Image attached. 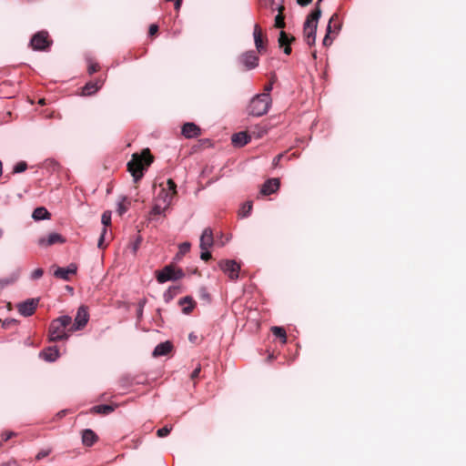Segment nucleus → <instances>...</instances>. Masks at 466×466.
<instances>
[{
	"instance_id": "nucleus-1",
	"label": "nucleus",
	"mask_w": 466,
	"mask_h": 466,
	"mask_svg": "<svg viewBox=\"0 0 466 466\" xmlns=\"http://www.w3.org/2000/svg\"><path fill=\"white\" fill-rule=\"evenodd\" d=\"M176 194L177 185L172 179H168L167 182V187H161L157 197L154 198L150 216H165V212L168 209Z\"/></svg>"
},
{
	"instance_id": "nucleus-2",
	"label": "nucleus",
	"mask_w": 466,
	"mask_h": 466,
	"mask_svg": "<svg viewBox=\"0 0 466 466\" xmlns=\"http://www.w3.org/2000/svg\"><path fill=\"white\" fill-rule=\"evenodd\" d=\"M152 157L149 150L146 149L141 155L133 154L132 159L127 163V169L133 177L134 182H137L144 176V171L151 164Z\"/></svg>"
},
{
	"instance_id": "nucleus-3",
	"label": "nucleus",
	"mask_w": 466,
	"mask_h": 466,
	"mask_svg": "<svg viewBox=\"0 0 466 466\" xmlns=\"http://www.w3.org/2000/svg\"><path fill=\"white\" fill-rule=\"evenodd\" d=\"M322 0H318L314 10L307 16L303 25V34L306 43L309 46H313L316 41V32L319 19L321 15V9L319 3Z\"/></svg>"
},
{
	"instance_id": "nucleus-4",
	"label": "nucleus",
	"mask_w": 466,
	"mask_h": 466,
	"mask_svg": "<svg viewBox=\"0 0 466 466\" xmlns=\"http://www.w3.org/2000/svg\"><path fill=\"white\" fill-rule=\"evenodd\" d=\"M72 322V319L68 315H63L54 319L49 327V340L58 341L66 339L68 335L66 333V327Z\"/></svg>"
},
{
	"instance_id": "nucleus-5",
	"label": "nucleus",
	"mask_w": 466,
	"mask_h": 466,
	"mask_svg": "<svg viewBox=\"0 0 466 466\" xmlns=\"http://www.w3.org/2000/svg\"><path fill=\"white\" fill-rule=\"evenodd\" d=\"M271 106V97L268 93L256 95L248 107V115L261 116L268 113Z\"/></svg>"
},
{
	"instance_id": "nucleus-6",
	"label": "nucleus",
	"mask_w": 466,
	"mask_h": 466,
	"mask_svg": "<svg viewBox=\"0 0 466 466\" xmlns=\"http://www.w3.org/2000/svg\"><path fill=\"white\" fill-rule=\"evenodd\" d=\"M238 62L247 69L252 70L258 66L259 58L254 50L246 51L238 57Z\"/></svg>"
},
{
	"instance_id": "nucleus-7",
	"label": "nucleus",
	"mask_w": 466,
	"mask_h": 466,
	"mask_svg": "<svg viewBox=\"0 0 466 466\" xmlns=\"http://www.w3.org/2000/svg\"><path fill=\"white\" fill-rule=\"evenodd\" d=\"M219 268L230 279L236 280L238 279L240 266L235 260H222L219 262Z\"/></svg>"
},
{
	"instance_id": "nucleus-8",
	"label": "nucleus",
	"mask_w": 466,
	"mask_h": 466,
	"mask_svg": "<svg viewBox=\"0 0 466 466\" xmlns=\"http://www.w3.org/2000/svg\"><path fill=\"white\" fill-rule=\"evenodd\" d=\"M30 45L34 50H45L50 45L47 33L41 31L34 35Z\"/></svg>"
},
{
	"instance_id": "nucleus-9",
	"label": "nucleus",
	"mask_w": 466,
	"mask_h": 466,
	"mask_svg": "<svg viewBox=\"0 0 466 466\" xmlns=\"http://www.w3.org/2000/svg\"><path fill=\"white\" fill-rule=\"evenodd\" d=\"M89 320V313L87 311V308L85 306H80L77 309L76 315L75 317V321L72 327L73 330H80L82 329Z\"/></svg>"
},
{
	"instance_id": "nucleus-10",
	"label": "nucleus",
	"mask_w": 466,
	"mask_h": 466,
	"mask_svg": "<svg viewBox=\"0 0 466 466\" xmlns=\"http://www.w3.org/2000/svg\"><path fill=\"white\" fill-rule=\"evenodd\" d=\"M39 299H26L25 301L21 302L18 305V311L24 317H29L34 314Z\"/></svg>"
},
{
	"instance_id": "nucleus-11",
	"label": "nucleus",
	"mask_w": 466,
	"mask_h": 466,
	"mask_svg": "<svg viewBox=\"0 0 466 466\" xmlns=\"http://www.w3.org/2000/svg\"><path fill=\"white\" fill-rule=\"evenodd\" d=\"M64 237L56 232H52L46 237H42L37 240V244L42 248H46L56 243H65Z\"/></svg>"
},
{
	"instance_id": "nucleus-12",
	"label": "nucleus",
	"mask_w": 466,
	"mask_h": 466,
	"mask_svg": "<svg viewBox=\"0 0 466 466\" xmlns=\"http://www.w3.org/2000/svg\"><path fill=\"white\" fill-rule=\"evenodd\" d=\"M280 187L279 178H269L264 182L260 193L264 196L271 195L279 190Z\"/></svg>"
},
{
	"instance_id": "nucleus-13",
	"label": "nucleus",
	"mask_w": 466,
	"mask_h": 466,
	"mask_svg": "<svg viewBox=\"0 0 466 466\" xmlns=\"http://www.w3.org/2000/svg\"><path fill=\"white\" fill-rule=\"evenodd\" d=\"M76 270H77L76 265L74 263H71L66 268L58 267L54 271V276L57 279H63V280H69V276L76 274Z\"/></svg>"
},
{
	"instance_id": "nucleus-14",
	"label": "nucleus",
	"mask_w": 466,
	"mask_h": 466,
	"mask_svg": "<svg viewBox=\"0 0 466 466\" xmlns=\"http://www.w3.org/2000/svg\"><path fill=\"white\" fill-rule=\"evenodd\" d=\"M201 131L198 126L193 122H187L183 125L181 134L186 138H196L200 135Z\"/></svg>"
},
{
	"instance_id": "nucleus-15",
	"label": "nucleus",
	"mask_w": 466,
	"mask_h": 466,
	"mask_svg": "<svg viewBox=\"0 0 466 466\" xmlns=\"http://www.w3.org/2000/svg\"><path fill=\"white\" fill-rule=\"evenodd\" d=\"M253 38L257 52L263 54L266 51V46L263 42L262 30L258 24L254 25Z\"/></svg>"
},
{
	"instance_id": "nucleus-16",
	"label": "nucleus",
	"mask_w": 466,
	"mask_h": 466,
	"mask_svg": "<svg viewBox=\"0 0 466 466\" xmlns=\"http://www.w3.org/2000/svg\"><path fill=\"white\" fill-rule=\"evenodd\" d=\"M214 243L213 232L210 228H206L200 237V249H208Z\"/></svg>"
},
{
	"instance_id": "nucleus-17",
	"label": "nucleus",
	"mask_w": 466,
	"mask_h": 466,
	"mask_svg": "<svg viewBox=\"0 0 466 466\" xmlns=\"http://www.w3.org/2000/svg\"><path fill=\"white\" fill-rule=\"evenodd\" d=\"M40 358L48 362L56 360L59 357V350L55 347H48L39 353Z\"/></svg>"
},
{
	"instance_id": "nucleus-18",
	"label": "nucleus",
	"mask_w": 466,
	"mask_h": 466,
	"mask_svg": "<svg viewBox=\"0 0 466 466\" xmlns=\"http://www.w3.org/2000/svg\"><path fill=\"white\" fill-rule=\"evenodd\" d=\"M173 270L174 268L172 266H166L162 270L157 271V280L159 283H165L169 280H173Z\"/></svg>"
},
{
	"instance_id": "nucleus-19",
	"label": "nucleus",
	"mask_w": 466,
	"mask_h": 466,
	"mask_svg": "<svg viewBox=\"0 0 466 466\" xmlns=\"http://www.w3.org/2000/svg\"><path fill=\"white\" fill-rule=\"evenodd\" d=\"M251 137L247 132H238L232 136L231 141L235 147H244L250 141Z\"/></svg>"
},
{
	"instance_id": "nucleus-20",
	"label": "nucleus",
	"mask_w": 466,
	"mask_h": 466,
	"mask_svg": "<svg viewBox=\"0 0 466 466\" xmlns=\"http://www.w3.org/2000/svg\"><path fill=\"white\" fill-rule=\"evenodd\" d=\"M172 350V344L170 341L167 340L165 342H161L156 346L153 350L154 357H160L167 355Z\"/></svg>"
},
{
	"instance_id": "nucleus-21",
	"label": "nucleus",
	"mask_w": 466,
	"mask_h": 466,
	"mask_svg": "<svg viewBox=\"0 0 466 466\" xmlns=\"http://www.w3.org/2000/svg\"><path fill=\"white\" fill-rule=\"evenodd\" d=\"M103 82L99 80L90 81L84 86L82 89V94L84 96H91L95 94L96 91H98L101 88Z\"/></svg>"
},
{
	"instance_id": "nucleus-22",
	"label": "nucleus",
	"mask_w": 466,
	"mask_h": 466,
	"mask_svg": "<svg viewBox=\"0 0 466 466\" xmlns=\"http://www.w3.org/2000/svg\"><path fill=\"white\" fill-rule=\"evenodd\" d=\"M97 441V435L90 429H86L82 432V442L86 446H92Z\"/></svg>"
},
{
	"instance_id": "nucleus-23",
	"label": "nucleus",
	"mask_w": 466,
	"mask_h": 466,
	"mask_svg": "<svg viewBox=\"0 0 466 466\" xmlns=\"http://www.w3.org/2000/svg\"><path fill=\"white\" fill-rule=\"evenodd\" d=\"M101 222L102 224L105 226L104 228H103V231H102V234L99 238V240H98V247H101L103 241H104V237H105V234L106 232V227L109 226L110 223H111V212L110 211H105L103 214H102V217H101Z\"/></svg>"
},
{
	"instance_id": "nucleus-24",
	"label": "nucleus",
	"mask_w": 466,
	"mask_h": 466,
	"mask_svg": "<svg viewBox=\"0 0 466 466\" xmlns=\"http://www.w3.org/2000/svg\"><path fill=\"white\" fill-rule=\"evenodd\" d=\"M179 305L183 306L184 314H189L195 307V302L190 296H186L179 299Z\"/></svg>"
},
{
	"instance_id": "nucleus-25",
	"label": "nucleus",
	"mask_w": 466,
	"mask_h": 466,
	"mask_svg": "<svg viewBox=\"0 0 466 466\" xmlns=\"http://www.w3.org/2000/svg\"><path fill=\"white\" fill-rule=\"evenodd\" d=\"M33 219L35 221L48 219L50 218V213L48 210L44 207H39L35 208L32 214Z\"/></svg>"
},
{
	"instance_id": "nucleus-26",
	"label": "nucleus",
	"mask_w": 466,
	"mask_h": 466,
	"mask_svg": "<svg viewBox=\"0 0 466 466\" xmlns=\"http://www.w3.org/2000/svg\"><path fill=\"white\" fill-rule=\"evenodd\" d=\"M179 292L180 288L178 286L169 287L163 294L164 300L166 302L171 301Z\"/></svg>"
},
{
	"instance_id": "nucleus-27",
	"label": "nucleus",
	"mask_w": 466,
	"mask_h": 466,
	"mask_svg": "<svg viewBox=\"0 0 466 466\" xmlns=\"http://www.w3.org/2000/svg\"><path fill=\"white\" fill-rule=\"evenodd\" d=\"M271 331L273 335L279 338L283 343L287 341L286 330L282 327L273 326Z\"/></svg>"
},
{
	"instance_id": "nucleus-28",
	"label": "nucleus",
	"mask_w": 466,
	"mask_h": 466,
	"mask_svg": "<svg viewBox=\"0 0 466 466\" xmlns=\"http://www.w3.org/2000/svg\"><path fill=\"white\" fill-rule=\"evenodd\" d=\"M127 200L126 197H121L117 201L116 211L120 216L124 215L128 209V206L126 205Z\"/></svg>"
},
{
	"instance_id": "nucleus-29",
	"label": "nucleus",
	"mask_w": 466,
	"mask_h": 466,
	"mask_svg": "<svg viewBox=\"0 0 466 466\" xmlns=\"http://www.w3.org/2000/svg\"><path fill=\"white\" fill-rule=\"evenodd\" d=\"M93 410L96 413L100 414H108L114 410V408L110 405L102 404L97 405L93 408Z\"/></svg>"
},
{
	"instance_id": "nucleus-30",
	"label": "nucleus",
	"mask_w": 466,
	"mask_h": 466,
	"mask_svg": "<svg viewBox=\"0 0 466 466\" xmlns=\"http://www.w3.org/2000/svg\"><path fill=\"white\" fill-rule=\"evenodd\" d=\"M335 17H337V15H336V14H334V15L330 17V19H329V24H328V25H327V33H326L325 37L323 38V45H324V46H329V45L331 44V42H332V40L329 38V34H330V32H331V23H332V21L334 20V18H335Z\"/></svg>"
},
{
	"instance_id": "nucleus-31",
	"label": "nucleus",
	"mask_w": 466,
	"mask_h": 466,
	"mask_svg": "<svg viewBox=\"0 0 466 466\" xmlns=\"http://www.w3.org/2000/svg\"><path fill=\"white\" fill-rule=\"evenodd\" d=\"M294 38H289V35L284 32L281 31L279 37V44L280 46H284L286 45H289L291 41H293Z\"/></svg>"
},
{
	"instance_id": "nucleus-32",
	"label": "nucleus",
	"mask_w": 466,
	"mask_h": 466,
	"mask_svg": "<svg viewBox=\"0 0 466 466\" xmlns=\"http://www.w3.org/2000/svg\"><path fill=\"white\" fill-rule=\"evenodd\" d=\"M252 209V204L251 202H248L242 206V208L239 210V216L241 218H247L250 215Z\"/></svg>"
},
{
	"instance_id": "nucleus-33",
	"label": "nucleus",
	"mask_w": 466,
	"mask_h": 466,
	"mask_svg": "<svg viewBox=\"0 0 466 466\" xmlns=\"http://www.w3.org/2000/svg\"><path fill=\"white\" fill-rule=\"evenodd\" d=\"M27 168V164L25 161H20L14 166L13 172L15 174L22 173Z\"/></svg>"
},
{
	"instance_id": "nucleus-34",
	"label": "nucleus",
	"mask_w": 466,
	"mask_h": 466,
	"mask_svg": "<svg viewBox=\"0 0 466 466\" xmlns=\"http://www.w3.org/2000/svg\"><path fill=\"white\" fill-rule=\"evenodd\" d=\"M179 251L177 255L183 256L186 253H187L190 249V243L189 242H183L178 247Z\"/></svg>"
},
{
	"instance_id": "nucleus-35",
	"label": "nucleus",
	"mask_w": 466,
	"mask_h": 466,
	"mask_svg": "<svg viewBox=\"0 0 466 466\" xmlns=\"http://www.w3.org/2000/svg\"><path fill=\"white\" fill-rule=\"evenodd\" d=\"M171 430H172V427L165 426V427L157 430V435L159 438L166 437L170 433Z\"/></svg>"
},
{
	"instance_id": "nucleus-36",
	"label": "nucleus",
	"mask_w": 466,
	"mask_h": 466,
	"mask_svg": "<svg viewBox=\"0 0 466 466\" xmlns=\"http://www.w3.org/2000/svg\"><path fill=\"white\" fill-rule=\"evenodd\" d=\"M44 274V270L42 268H36L31 273V279L36 280L40 279Z\"/></svg>"
},
{
	"instance_id": "nucleus-37",
	"label": "nucleus",
	"mask_w": 466,
	"mask_h": 466,
	"mask_svg": "<svg viewBox=\"0 0 466 466\" xmlns=\"http://www.w3.org/2000/svg\"><path fill=\"white\" fill-rule=\"evenodd\" d=\"M50 452H51V450H49V449H48V450H42V451H40L36 454L35 459H36L37 461H40V460H42V459L46 458V456H48V455L50 454Z\"/></svg>"
},
{
	"instance_id": "nucleus-38",
	"label": "nucleus",
	"mask_w": 466,
	"mask_h": 466,
	"mask_svg": "<svg viewBox=\"0 0 466 466\" xmlns=\"http://www.w3.org/2000/svg\"><path fill=\"white\" fill-rule=\"evenodd\" d=\"M200 258L205 261L211 258V253L208 249H201Z\"/></svg>"
},
{
	"instance_id": "nucleus-39",
	"label": "nucleus",
	"mask_w": 466,
	"mask_h": 466,
	"mask_svg": "<svg viewBox=\"0 0 466 466\" xmlns=\"http://www.w3.org/2000/svg\"><path fill=\"white\" fill-rule=\"evenodd\" d=\"M173 280H177L182 279L185 276V273L182 269L173 270Z\"/></svg>"
},
{
	"instance_id": "nucleus-40",
	"label": "nucleus",
	"mask_w": 466,
	"mask_h": 466,
	"mask_svg": "<svg viewBox=\"0 0 466 466\" xmlns=\"http://www.w3.org/2000/svg\"><path fill=\"white\" fill-rule=\"evenodd\" d=\"M145 303H146V300H141V301H139V303H138V309H137V318H138V319H141V318H142V315H143V309H144Z\"/></svg>"
},
{
	"instance_id": "nucleus-41",
	"label": "nucleus",
	"mask_w": 466,
	"mask_h": 466,
	"mask_svg": "<svg viewBox=\"0 0 466 466\" xmlns=\"http://www.w3.org/2000/svg\"><path fill=\"white\" fill-rule=\"evenodd\" d=\"M98 65L96 64V63H92L88 66V73L90 75L94 74L95 72H96L98 70Z\"/></svg>"
},
{
	"instance_id": "nucleus-42",
	"label": "nucleus",
	"mask_w": 466,
	"mask_h": 466,
	"mask_svg": "<svg viewBox=\"0 0 466 466\" xmlns=\"http://www.w3.org/2000/svg\"><path fill=\"white\" fill-rule=\"evenodd\" d=\"M15 433L14 431H5L2 434V438L4 441H8L9 439H11L13 436H15Z\"/></svg>"
},
{
	"instance_id": "nucleus-43",
	"label": "nucleus",
	"mask_w": 466,
	"mask_h": 466,
	"mask_svg": "<svg viewBox=\"0 0 466 466\" xmlns=\"http://www.w3.org/2000/svg\"><path fill=\"white\" fill-rule=\"evenodd\" d=\"M158 31V26L156 24H152L149 26L148 33L150 35H154Z\"/></svg>"
},
{
	"instance_id": "nucleus-44",
	"label": "nucleus",
	"mask_w": 466,
	"mask_h": 466,
	"mask_svg": "<svg viewBox=\"0 0 466 466\" xmlns=\"http://www.w3.org/2000/svg\"><path fill=\"white\" fill-rule=\"evenodd\" d=\"M200 370H201L200 367H199V366H198V367H197V368L192 371V373H191V378H192V379H196V378H198V375H199V373H200Z\"/></svg>"
},
{
	"instance_id": "nucleus-45",
	"label": "nucleus",
	"mask_w": 466,
	"mask_h": 466,
	"mask_svg": "<svg viewBox=\"0 0 466 466\" xmlns=\"http://www.w3.org/2000/svg\"><path fill=\"white\" fill-rule=\"evenodd\" d=\"M0 466H19L15 461H9L7 462L2 463Z\"/></svg>"
},
{
	"instance_id": "nucleus-46",
	"label": "nucleus",
	"mask_w": 466,
	"mask_h": 466,
	"mask_svg": "<svg viewBox=\"0 0 466 466\" xmlns=\"http://www.w3.org/2000/svg\"><path fill=\"white\" fill-rule=\"evenodd\" d=\"M312 0H298V4L302 5V6H305L307 5H309Z\"/></svg>"
},
{
	"instance_id": "nucleus-47",
	"label": "nucleus",
	"mask_w": 466,
	"mask_h": 466,
	"mask_svg": "<svg viewBox=\"0 0 466 466\" xmlns=\"http://www.w3.org/2000/svg\"><path fill=\"white\" fill-rule=\"evenodd\" d=\"M282 157V155L279 154L278 156H276L274 158H273V165L274 166H277L278 163L279 162L280 158Z\"/></svg>"
},
{
	"instance_id": "nucleus-48",
	"label": "nucleus",
	"mask_w": 466,
	"mask_h": 466,
	"mask_svg": "<svg viewBox=\"0 0 466 466\" xmlns=\"http://www.w3.org/2000/svg\"><path fill=\"white\" fill-rule=\"evenodd\" d=\"M285 46V47H284V53H285L286 55H289V54L291 53V48H290L289 45H286V46Z\"/></svg>"
},
{
	"instance_id": "nucleus-49",
	"label": "nucleus",
	"mask_w": 466,
	"mask_h": 466,
	"mask_svg": "<svg viewBox=\"0 0 466 466\" xmlns=\"http://www.w3.org/2000/svg\"><path fill=\"white\" fill-rule=\"evenodd\" d=\"M272 90V85L269 84L266 87H265V92L264 93H268Z\"/></svg>"
},
{
	"instance_id": "nucleus-50",
	"label": "nucleus",
	"mask_w": 466,
	"mask_h": 466,
	"mask_svg": "<svg viewBox=\"0 0 466 466\" xmlns=\"http://www.w3.org/2000/svg\"><path fill=\"white\" fill-rule=\"evenodd\" d=\"M202 298L207 299H209V295L204 289H203V292H202Z\"/></svg>"
},
{
	"instance_id": "nucleus-51",
	"label": "nucleus",
	"mask_w": 466,
	"mask_h": 466,
	"mask_svg": "<svg viewBox=\"0 0 466 466\" xmlns=\"http://www.w3.org/2000/svg\"><path fill=\"white\" fill-rule=\"evenodd\" d=\"M2 173H3V166H2V162L0 161V177L2 176Z\"/></svg>"
},
{
	"instance_id": "nucleus-52",
	"label": "nucleus",
	"mask_w": 466,
	"mask_h": 466,
	"mask_svg": "<svg viewBox=\"0 0 466 466\" xmlns=\"http://www.w3.org/2000/svg\"><path fill=\"white\" fill-rule=\"evenodd\" d=\"M3 234H4L3 229L0 228V238L3 237Z\"/></svg>"
}]
</instances>
